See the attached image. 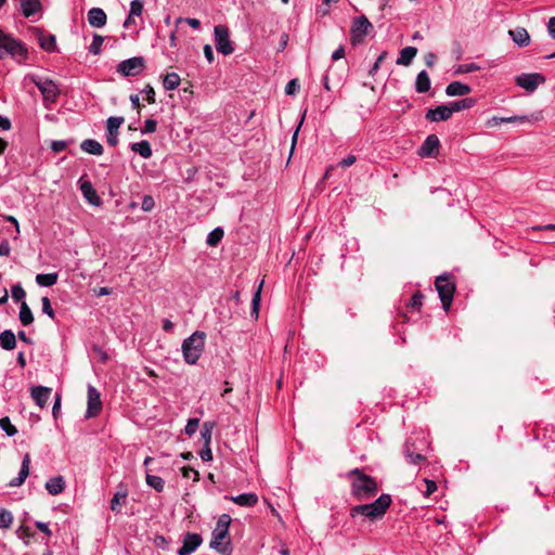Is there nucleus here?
Returning a JSON list of instances; mask_svg holds the SVG:
<instances>
[{"label":"nucleus","instance_id":"obj_1","mask_svg":"<svg viewBox=\"0 0 555 555\" xmlns=\"http://www.w3.org/2000/svg\"><path fill=\"white\" fill-rule=\"evenodd\" d=\"M348 477L351 481V494L359 501L369 500L377 492V482L371 476L362 473L359 468L351 469Z\"/></svg>","mask_w":555,"mask_h":555},{"label":"nucleus","instance_id":"obj_2","mask_svg":"<svg viewBox=\"0 0 555 555\" xmlns=\"http://www.w3.org/2000/svg\"><path fill=\"white\" fill-rule=\"evenodd\" d=\"M391 504V496L389 494H382L373 503L361 504L353 506L350 509V516H364L371 520L382 518Z\"/></svg>","mask_w":555,"mask_h":555},{"label":"nucleus","instance_id":"obj_3","mask_svg":"<svg viewBox=\"0 0 555 555\" xmlns=\"http://www.w3.org/2000/svg\"><path fill=\"white\" fill-rule=\"evenodd\" d=\"M205 333L196 331L190 337L183 340L182 353L184 361L189 364H195L204 351Z\"/></svg>","mask_w":555,"mask_h":555},{"label":"nucleus","instance_id":"obj_4","mask_svg":"<svg viewBox=\"0 0 555 555\" xmlns=\"http://www.w3.org/2000/svg\"><path fill=\"white\" fill-rule=\"evenodd\" d=\"M29 78L41 92L44 107L51 109L52 105L56 103L61 94L59 85L50 78H43L36 75H33Z\"/></svg>","mask_w":555,"mask_h":555},{"label":"nucleus","instance_id":"obj_5","mask_svg":"<svg viewBox=\"0 0 555 555\" xmlns=\"http://www.w3.org/2000/svg\"><path fill=\"white\" fill-rule=\"evenodd\" d=\"M5 54H10L12 57L22 61L27 56V49L22 42L0 29V59Z\"/></svg>","mask_w":555,"mask_h":555},{"label":"nucleus","instance_id":"obj_6","mask_svg":"<svg viewBox=\"0 0 555 555\" xmlns=\"http://www.w3.org/2000/svg\"><path fill=\"white\" fill-rule=\"evenodd\" d=\"M436 289L439 294L440 300L442 302V307L446 311L449 310L453 294L455 291L454 284L450 281V278L448 274L440 275L436 279Z\"/></svg>","mask_w":555,"mask_h":555},{"label":"nucleus","instance_id":"obj_7","mask_svg":"<svg viewBox=\"0 0 555 555\" xmlns=\"http://www.w3.org/2000/svg\"><path fill=\"white\" fill-rule=\"evenodd\" d=\"M372 28L373 26L371 22L364 15L356 17L350 28L351 43L353 46L362 43L364 41L365 36Z\"/></svg>","mask_w":555,"mask_h":555},{"label":"nucleus","instance_id":"obj_8","mask_svg":"<svg viewBox=\"0 0 555 555\" xmlns=\"http://www.w3.org/2000/svg\"><path fill=\"white\" fill-rule=\"evenodd\" d=\"M215 34V46L219 53L223 55H230L233 53L234 48L230 40V31L224 25H217L214 29Z\"/></svg>","mask_w":555,"mask_h":555},{"label":"nucleus","instance_id":"obj_9","mask_svg":"<svg viewBox=\"0 0 555 555\" xmlns=\"http://www.w3.org/2000/svg\"><path fill=\"white\" fill-rule=\"evenodd\" d=\"M228 535L229 530L216 527L212 531L210 547L216 550L221 555H231L232 546Z\"/></svg>","mask_w":555,"mask_h":555},{"label":"nucleus","instance_id":"obj_10","mask_svg":"<svg viewBox=\"0 0 555 555\" xmlns=\"http://www.w3.org/2000/svg\"><path fill=\"white\" fill-rule=\"evenodd\" d=\"M145 67V60L142 56H133L121 61L117 65V73L124 77H132L139 75Z\"/></svg>","mask_w":555,"mask_h":555},{"label":"nucleus","instance_id":"obj_11","mask_svg":"<svg viewBox=\"0 0 555 555\" xmlns=\"http://www.w3.org/2000/svg\"><path fill=\"white\" fill-rule=\"evenodd\" d=\"M545 82L542 74H521L516 77V83L528 92H533L540 85Z\"/></svg>","mask_w":555,"mask_h":555},{"label":"nucleus","instance_id":"obj_12","mask_svg":"<svg viewBox=\"0 0 555 555\" xmlns=\"http://www.w3.org/2000/svg\"><path fill=\"white\" fill-rule=\"evenodd\" d=\"M102 410V401L100 392L93 386L88 387V406L86 411V418H92L99 415Z\"/></svg>","mask_w":555,"mask_h":555},{"label":"nucleus","instance_id":"obj_13","mask_svg":"<svg viewBox=\"0 0 555 555\" xmlns=\"http://www.w3.org/2000/svg\"><path fill=\"white\" fill-rule=\"evenodd\" d=\"M79 189L85 197V199L92 206H100L102 201L94 190L92 183L83 178L78 180Z\"/></svg>","mask_w":555,"mask_h":555},{"label":"nucleus","instance_id":"obj_14","mask_svg":"<svg viewBox=\"0 0 555 555\" xmlns=\"http://www.w3.org/2000/svg\"><path fill=\"white\" fill-rule=\"evenodd\" d=\"M203 539L198 533H186L183 538V544L179 548V555H191L202 544Z\"/></svg>","mask_w":555,"mask_h":555},{"label":"nucleus","instance_id":"obj_15","mask_svg":"<svg viewBox=\"0 0 555 555\" xmlns=\"http://www.w3.org/2000/svg\"><path fill=\"white\" fill-rule=\"evenodd\" d=\"M452 116V111L449 104L439 105L430 108L426 113V119L431 122H439L448 120Z\"/></svg>","mask_w":555,"mask_h":555},{"label":"nucleus","instance_id":"obj_16","mask_svg":"<svg viewBox=\"0 0 555 555\" xmlns=\"http://www.w3.org/2000/svg\"><path fill=\"white\" fill-rule=\"evenodd\" d=\"M29 467L30 455L26 453L23 457L21 469L17 477L9 482V487L15 488L22 486L25 482L26 478L29 476Z\"/></svg>","mask_w":555,"mask_h":555},{"label":"nucleus","instance_id":"obj_17","mask_svg":"<svg viewBox=\"0 0 555 555\" xmlns=\"http://www.w3.org/2000/svg\"><path fill=\"white\" fill-rule=\"evenodd\" d=\"M88 23L94 28H101L106 24L107 16L103 9L92 8L87 14Z\"/></svg>","mask_w":555,"mask_h":555},{"label":"nucleus","instance_id":"obj_18","mask_svg":"<svg viewBox=\"0 0 555 555\" xmlns=\"http://www.w3.org/2000/svg\"><path fill=\"white\" fill-rule=\"evenodd\" d=\"M440 142L437 135H428L420 149V155L422 157H430L438 152Z\"/></svg>","mask_w":555,"mask_h":555},{"label":"nucleus","instance_id":"obj_19","mask_svg":"<svg viewBox=\"0 0 555 555\" xmlns=\"http://www.w3.org/2000/svg\"><path fill=\"white\" fill-rule=\"evenodd\" d=\"M51 388L44 386H36L31 388V398L40 408H44L51 396Z\"/></svg>","mask_w":555,"mask_h":555},{"label":"nucleus","instance_id":"obj_20","mask_svg":"<svg viewBox=\"0 0 555 555\" xmlns=\"http://www.w3.org/2000/svg\"><path fill=\"white\" fill-rule=\"evenodd\" d=\"M418 448L415 446V442L409 438L404 444V455L409 460V462L413 464H418L425 460L424 455L417 452Z\"/></svg>","mask_w":555,"mask_h":555},{"label":"nucleus","instance_id":"obj_21","mask_svg":"<svg viewBox=\"0 0 555 555\" xmlns=\"http://www.w3.org/2000/svg\"><path fill=\"white\" fill-rule=\"evenodd\" d=\"M472 92V88L461 81H453L447 86L446 93L449 96H464Z\"/></svg>","mask_w":555,"mask_h":555},{"label":"nucleus","instance_id":"obj_22","mask_svg":"<svg viewBox=\"0 0 555 555\" xmlns=\"http://www.w3.org/2000/svg\"><path fill=\"white\" fill-rule=\"evenodd\" d=\"M508 35L511 36L513 41L519 47H527L530 42V36L524 27L511 29L508 31Z\"/></svg>","mask_w":555,"mask_h":555},{"label":"nucleus","instance_id":"obj_23","mask_svg":"<svg viewBox=\"0 0 555 555\" xmlns=\"http://www.w3.org/2000/svg\"><path fill=\"white\" fill-rule=\"evenodd\" d=\"M65 481L62 476H56L46 482V489L51 495H57L64 491Z\"/></svg>","mask_w":555,"mask_h":555},{"label":"nucleus","instance_id":"obj_24","mask_svg":"<svg viewBox=\"0 0 555 555\" xmlns=\"http://www.w3.org/2000/svg\"><path fill=\"white\" fill-rule=\"evenodd\" d=\"M225 499H229L241 506H254L258 502V496L255 493H243L236 496H225Z\"/></svg>","mask_w":555,"mask_h":555},{"label":"nucleus","instance_id":"obj_25","mask_svg":"<svg viewBox=\"0 0 555 555\" xmlns=\"http://www.w3.org/2000/svg\"><path fill=\"white\" fill-rule=\"evenodd\" d=\"M416 54H417V49L416 48H414V47L403 48L400 51V55L397 59L396 63L398 65L409 66L412 63V61H413V59L415 57Z\"/></svg>","mask_w":555,"mask_h":555},{"label":"nucleus","instance_id":"obj_26","mask_svg":"<svg viewBox=\"0 0 555 555\" xmlns=\"http://www.w3.org/2000/svg\"><path fill=\"white\" fill-rule=\"evenodd\" d=\"M80 149L91 155H102L103 146L93 139H86L81 142Z\"/></svg>","mask_w":555,"mask_h":555},{"label":"nucleus","instance_id":"obj_27","mask_svg":"<svg viewBox=\"0 0 555 555\" xmlns=\"http://www.w3.org/2000/svg\"><path fill=\"white\" fill-rule=\"evenodd\" d=\"M0 346L4 350H13L16 346L15 334L11 330L0 333Z\"/></svg>","mask_w":555,"mask_h":555},{"label":"nucleus","instance_id":"obj_28","mask_svg":"<svg viewBox=\"0 0 555 555\" xmlns=\"http://www.w3.org/2000/svg\"><path fill=\"white\" fill-rule=\"evenodd\" d=\"M41 8L39 0H21V9L25 17L36 14Z\"/></svg>","mask_w":555,"mask_h":555},{"label":"nucleus","instance_id":"obj_29","mask_svg":"<svg viewBox=\"0 0 555 555\" xmlns=\"http://www.w3.org/2000/svg\"><path fill=\"white\" fill-rule=\"evenodd\" d=\"M415 89L418 93H425L430 89V79L427 72L422 70L417 74Z\"/></svg>","mask_w":555,"mask_h":555},{"label":"nucleus","instance_id":"obj_30","mask_svg":"<svg viewBox=\"0 0 555 555\" xmlns=\"http://www.w3.org/2000/svg\"><path fill=\"white\" fill-rule=\"evenodd\" d=\"M130 147L133 152L138 153L145 159L150 158L153 154L151 144L146 140L132 143Z\"/></svg>","mask_w":555,"mask_h":555},{"label":"nucleus","instance_id":"obj_31","mask_svg":"<svg viewBox=\"0 0 555 555\" xmlns=\"http://www.w3.org/2000/svg\"><path fill=\"white\" fill-rule=\"evenodd\" d=\"M476 104V101L473 98H465L459 101L450 102V108L453 113L461 112L464 109H469Z\"/></svg>","mask_w":555,"mask_h":555},{"label":"nucleus","instance_id":"obj_32","mask_svg":"<svg viewBox=\"0 0 555 555\" xmlns=\"http://www.w3.org/2000/svg\"><path fill=\"white\" fill-rule=\"evenodd\" d=\"M57 273H40L36 275V282L42 287L53 286L57 282Z\"/></svg>","mask_w":555,"mask_h":555},{"label":"nucleus","instance_id":"obj_33","mask_svg":"<svg viewBox=\"0 0 555 555\" xmlns=\"http://www.w3.org/2000/svg\"><path fill=\"white\" fill-rule=\"evenodd\" d=\"M20 321L23 325H29L34 322V315L25 301H22L18 313Z\"/></svg>","mask_w":555,"mask_h":555},{"label":"nucleus","instance_id":"obj_34","mask_svg":"<svg viewBox=\"0 0 555 555\" xmlns=\"http://www.w3.org/2000/svg\"><path fill=\"white\" fill-rule=\"evenodd\" d=\"M180 76L177 73H168L163 80V86L166 90H175L180 85Z\"/></svg>","mask_w":555,"mask_h":555},{"label":"nucleus","instance_id":"obj_35","mask_svg":"<svg viewBox=\"0 0 555 555\" xmlns=\"http://www.w3.org/2000/svg\"><path fill=\"white\" fill-rule=\"evenodd\" d=\"M263 281L259 284L258 288L254 293L251 300V317L258 319L259 309H260V300H261V289H262Z\"/></svg>","mask_w":555,"mask_h":555},{"label":"nucleus","instance_id":"obj_36","mask_svg":"<svg viewBox=\"0 0 555 555\" xmlns=\"http://www.w3.org/2000/svg\"><path fill=\"white\" fill-rule=\"evenodd\" d=\"M145 481H146L147 486L155 489L157 492H162L164 490L165 481L159 476H154V475L146 473Z\"/></svg>","mask_w":555,"mask_h":555},{"label":"nucleus","instance_id":"obj_37","mask_svg":"<svg viewBox=\"0 0 555 555\" xmlns=\"http://www.w3.org/2000/svg\"><path fill=\"white\" fill-rule=\"evenodd\" d=\"M39 43H40V47L48 51V52H52L55 50L56 48V39H55V36L53 35H49V36H42L40 37L39 39Z\"/></svg>","mask_w":555,"mask_h":555},{"label":"nucleus","instance_id":"obj_38","mask_svg":"<svg viewBox=\"0 0 555 555\" xmlns=\"http://www.w3.org/2000/svg\"><path fill=\"white\" fill-rule=\"evenodd\" d=\"M223 237V230L221 228L214 229L206 238V243L209 246H217Z\"/></svg>","mask_w":555,"mask_h":555},{"label":"nucleus","instance_id":"obj_39","mask_svg":"<svg viewBox=\"0 0 555 555\" xmlns=\"http://www.w3.org/2000/svg\"><path fill=\"white\" fill-rule=\"evenodd\" d=\"M214 427H215V423H211V422H205L203 424V427H202V430H201V436H202V439L205 442V446H209L210 444Z\"/></svg>","mask_w":555,"mask_h":555},{"label":"nucleus","instance_id":"obj_40","mask_svg":"<svg viewBox=\"0 0 555 555\" xmlns=\"http://www.w3.org/2000/svg\"><path fill=\"white\" fill-rule=\"evenodd\" d=\"M124 117H109L106 121L107 132L118 133V129L124 124Z\"/></svg>","mask_w":555,"mask_h":555},{"label":"nucleus","instance_id":"obj_41","mask_svg":"<svg viewBox=\"0 0 555 555\" xmlns=\"http://www.w3.org/2000/svg\"><path fill=\"white\" fill-rule=\"evenodd\" d=\"M13 522V515L10 511L0 508V528L8 529Z\"/></svg>","mask_w":555,"mask_h":555},{"label":"nucleus","instance_id":"obj_42","mask_svg":"<svg viewBox=\"0 0 555 555\" xmlns=\"http://www.w3.org/2000/svg\"><path fill=\"white\" fill-rule=\"evenodd\" d=\"M104 38L101 35L95 34L93 36V40L89 47V52L93 55H98L101 53L102 44H103Z\"/></svg>","mask_w":555,"mask_h":555},{"label":"nucleus","instance_id":"obj_43","mask_svg":"<svg viewBox=\"0 0 555 555\" xmlns=\"http://www.w3.org/2000/svg\"><path fill=\"white\" fill-rule=\"evenodd\" d=\"M0 428L4 430L9 437H12L17 433L16 427L12 425L8 416L0 418Z\"/></svg>","mask_w":555,"mask_h":555},{"label":"nucleus","instance_id":"obj_44","mask_svg":"<svg viewBox=\"0 0 555 555\" xmlns=\"http://www.w3.org/2000/svg\"><path fill=\"white\" fill-rule=\"evenodd\" d=\"M127 496V492H117L111 501V509L115 513H119L121 508V500H125Z\"/></svg>","mask_w":555,"mask_h":555},{"label":"nucleus","instance_id":"obj_45","mask_svg":"<svg viewBox=\"0 0 555 555\" xmlns=\"http://www.w3.org/2000/svg\"><path fill=\"white\" fill-rule=\"evenodd\" d=\"M11 295H12V298L15 300V301H23V299L25 298L26 296V292L24 291V288L21 286V284H16V285H13L12 288H11Z\"/></svg>","mask_w":555,"mask_h":555},{"label":"nucleus","instance_id":"obj_46","mask_svg":"<svg viewBox=\"0 0 555 555\" xmlns=\"http://www.w3.org/2000/svg\"><path fill=\"white\" fill-rule=\"evenodd\" d=\"M480 67L475 63L462 64L455 69V74H468L479 70Z\"/></svg>","mask_w":555,"mask_h":555},{"label":"nucleus","instance_id":"obj_47","mask_svg":"<svg viewBox=\"0 0 555 555\" xmlns=\"http://www.w3.org/2000/svg\"><path fill=\"white\" fill-rule=\"evenodd\" d=\"M41 305H42V312L46 313L49 318H51L52 320L55 319V312L51 306V301L48 297H42L41 299Z\"/></svg>","mask_w":555,"mask_h":555},{"label":"nucleus","instance_id":"obj_48","mask_svg":"<svg viewBox=\"0 0 555 555\" xmlns=\"http://www.w3.org/2000/svg\"><path fill=\"white\" fill-rule=\"evenodd\" d=\"M143 12V2L142 0H132L130 3V15L131 16H140Z\"/></svg>","mask_w":555,"mask_h":555},{"label":"nucleus","instance_id":"obj_49","mask_svg":"<svg viewBox=\"0 0 555 555\" xmlns=\"http://www.w3.org/2000/svg\"><path fill=\"white\" fill-rule=\"evenodd\" d=\"M198 424H199V420L198 418H190L186 423V426L184 428V431L188 436H192L196 433L197 430V427H198Z\"/></svg>","mask_w":555,"mask_h":555},{"label":"nucleus","instance_id":"obj_50","mask_svg":"<svg viewBox=\"0 0 555 555\" xmlns=\"http://www.w3.org/2000/svg\"><path fill=\"white\" fill-rule=\"evenodd\" d=\"M388 53L386 51H383L379 56L377 57V60L375 61V63L373 64V66L371 67L369 74L371 76H374L377 70L379 69L380 67V64L383 63V61L387 57Z\"/></svg>","mask_w":555,"mask_h":555},{"label":"nucleus","instance_id":"obj_51","mask_svg":"<svg viewBox=\"0 0 555 555\" xmlns=\"http://www.w3.org/2000/svg\"><path fill=\"white\" fill-rule=\"evenodd\" d=\"M157 121L155 119L149 118L144 122V128L141 130L143 134L153 133L156 131Z\"/></svg>","mask_w":555,"mask_h":555},{"label":"nucleus","instance_id":"obj_52","mask_svg":"<svg viewBox=\"0 0 555 555\" xmlns=\"http://www.w3.org/2000/svg\"><path fill=\"white\" fill-rule=\"evenodd\" d=\"M155 206L154 198L151 195H144L141 204V208L144 211H151Z\"/></svg>","mask_w":555,"mask_h":555},{"label":"nucleus","instance_id":"obj_53","mask_svg":"<svg viewBox=\"0 0 555 555\" xmlns=\"http://www.w3.org/2000/svg\"><path fill=\"white\" fill-rule=\"evenodd\" d=\"M230 524H231V517H230V515H228V514H222V515L219 517V519H218V521H217L216 527L221 528V529L229 530Z\"/></svg>","mask_w":555,"mask_h":555},{"label":"nucleus","instance_id":"obj_54","mask_svg":"<svg viewBox=\"0 0 555 555\" xmlns=\"http://www.w3.org/2000/svg\"><path fill=\"white\" fill-rule=\"evenodd\" d=\"M502 118H503V122H506V124H524V122L528 121V117L525 115H522V116L514 115V116L502 117Z\"/></svg>","mask_w":555,"mask_h":555},{"label":"nucleus","instance_id":"obj_55","mask_svg":"<svg viewBox=\"0 0 555 555\" xmlns=\"http://www.w3.org/2000/svg\"><path fill=\"white\" fill-rule=\"evenodd\" d=\"M182 476L184 478H192L194 481H197L199 479V474L197 470H195L192 467H183L182 468Z\"/></svg>","mask_w":555,"mask_h":555},{"label":"nucleus","instance_id":"obj_56","mask_svg":"<svg viewBox=\"0 0 555 555\" xmlns=\"http://www.w3.org/2000/svg\"><path fill=\"white\" fill-rule=\"evenodd\" d=\"M142 92L145 94V100L150 103V104H153L155 103V91L153 89L152 86L147 85L143 90Z\"/></svg>","mask_w":555,"mask_h":555},{"label":"nucleus","instance_id":"obj_57","mask_svg":"<svg viewBox=\"0 0 555 555\" xmlns=\"http://www.w3.org/2000/svg\"><path fill=\"white\" fill-rule=\"evenodd\" d=\"M299 89V85L296 79H292L285 87V93L288 95L295 94Z\"/></svg>","mask_w":555,"mask_h":555},{"label":"nucleus","instance_id":"obj_58","mask_svg":"<svg viewBox=\"0 0 555 555\" xmlns=\"http://www.w3.org/2000/svg\"><path fill=\"white\" fill-rule=\"evenodd\" d=\"M67 147V142L66 141H53L52 144H51V150L54 152V153H60L62 151H64L65 149Z\"/></svg>","mask_w":555,"mask_h":555},{"label":"nucleus","instance_id":"obj_59","mask_svg":"<svg viewBox=\"0 0 555 555\" xmlns=\"http://www.w3.org/2000/svg\"><path fill=\"white\" fill-rule=\"evenodd\" d=\"M199 456L203 461L209 462L212 460V452L209 446H205L199 452Z\"/></svg>","mask_w":555,"mask_h":555},{"label":"nucleus","instance_id":"obj_60","mask_svg":"<svg viewBox=\"0 0 555 555\" xmlns=\"http://www.w3.org/2000/svg\"><path fill=\"white\" fill-rule=\"evenodd\" d=\"M424 482L426 483L425 495L429 496L437 490V485L435 481L427 479V478L424 479Z\"/></svg>","mask_w":555,"mask_h":555},{"label":"nucleus","instance_id":"obj_61","mask_svg":"<svg viewBox=\"0 0 555 555\" xmlns=\"http://www.w3.org/2000/svg\"><path fill=\"white\" fill-rule=\"evenodd\" d=\"M422 299H423V295L421 293L414 294L410 300V306L412 308L418 309L422 306Z\"/></svg>","mask_w":555,"mask_h":555},{"label":"nucleus","instance_id":"obj_62","mask_svg":"<svg viewBox=\"0 0 555 555\" xmlns=\"http://www.w3.org/2000/svg\"><path fill=\"white\" fill-rule=\"evenodd\" d=\"M356 160H357L356 156L348 155L347 157H345L344 159H341L339 162V166L343 167V168H348L351 165H353L356 163Z\"/></svg>","mask_w":555,"mask_h":555},{"label":"nucleus","instance_id":"obj_63","mask_svg":"<svg viewBox=\"0 0 555 555\" xmlns=\"http://www.w3.org/2000/svg\"><path fill=\"white\" fill-rule=\"evenodd\" d=\"M11 253V246L10 243L4 240L0 243V257L1 256H9Z\"/></svg>","mask_w":555,"mask_h":555},{"label":"nucleus","instance_id":"obj_64","mask_svg":"<svg viewBox=\"0 0 555 555\" xmlns=\"http://www.w3.org/2000/svg\"><path fill=\"white\" fill-rule=\"evenodd\" d=\"M548 35L555 39V16L551 17L547 23Z\"/></svg>","mask_w":555,"mask_h":555}]
</instances>
